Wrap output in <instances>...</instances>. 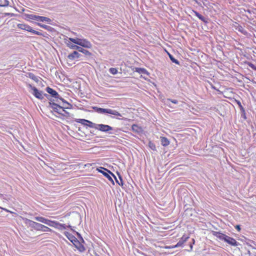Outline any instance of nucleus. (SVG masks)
Returning a JSON list of instances; mask_svg holds the SVG:
<instances>
[{
  "label": "nucleus",
  "instance_id": "nucleus-21",
  "mask_svg": "<svg viewBox=\"0 0 256 256\" xmlns=\"http://www.w3.org/2000/svg\"><path fill=\"white\" fill-rule=\"evenodd\" d=\"M236 30H238V32H240L241 33H242V34H244V35H246L248 34L247 32L241 26L238 25L236 27Z\"/></svg>",
  "mask_w": 256,
  "mask_h": 256
},
{
  "label": "nucleus",
  "instance_id": "nucleus-23",
  "mask_svg": "<svg viewBox=\"0 0 256 256\" xmlns=\"http://www.w3.org/2000/svg\"><path fill=\"white\" fill-rule=\"evenodd\" d=\"M132 130L137 133L141 132V128L136 124H133L132 126Z\"/></svg>",
  "mask_w": 256,
  "mask_h": 256
},
{
  "label": "nucleus",
  "instance_id": "nucleus-15",
  "mask_svg": "<svg viewBox=\"0 0 256 256\" xmlns=\"http://www.w3.org/2000/svg\"><path fill=\"white\" fill-rule=\"evenodd\" d=\"M213 234L220 240L225 242L227 236L218 232H213Z\"/></svg>",
  "mask_w": 256,
  "mask_h": 256
},
{
  "label": "nucleus",
  "instance_id": "nucleus-46",
  "mask_svg": "<svg viewBox=\"0 0 256 256\" xmlns=\"http://www.w3.org/2000/svg\"><path fill=\"white\" fill-rule=\"evenodd\" d=\"M253 70H256V66H254V68H253Z\"/></svg>",
  "mask_w": 256,
  "mask_h": 256
},
{
  "label": "nucleus",
  "instance_id": "nucleus-32",
  "mask_svg": "<svg viewBox=\"0 0 256 256\" xmlns=\"http://www.w3.org/2000/svg\"><path fill=\"white\" fill-rule=\"evenodd\" d=\"M168 56H169V58H170V60L174 63L177 64H179L180 63H179V62L176 60V58H174L172 55L168 53Z\"/></svg>",
  "mask_w": 256,
  "mask_h": 256
},
{
  "label": "nucleus",
  "instance_id": "nucleus-33",
  "mask_svg": "<svg viewBox=\"0 0 256 256\" xmlns=\"http://www.w3.org/2000/svg\"><path fill=\"white\" fill-rule=\"evenodd\" d=\"M148 146L152 150H156V147L155 144L152 142H148Z\"/></svg>",
  "mask_w": 256,
  "mask_h": 256
},
{
  "label": "nucleus",
  "instance_id": "nucleus-8",
  "mask_svg": "<svg viewBox=\"0 0 256 256\" xmlns=\"http://www.w3.org/2000/svg\"><path fill=\"white\" fill-rule=\"evenodd\" d=\"M50 226L54 227L59 230H62L66 228V227L69 228L72 230L74 231V230L72 228L71 226L68 225L66 226L65 224H62L58 222L52 221Z\"/></svg>",
  "mask_w": 256,
  "mask_h": 256
},
{
  "label": "nucleus",
  "instance_id": "nucleus-39",
  "mask_svg": "<svg viewBox=\"0 0 256 256\" xmlns=\"http://www.w3.org/2000/svg\"><path fill=\"white\" fill-rule=\"evenodd\" d=\"M31 32L34 34H36V35H38V36H42V34L38 31H36L34 30H32L30 31Z\"/></svg>",
  "mask_w": 256,
  "mask_h": 256
},
{
  "label": "nucleus",
  "instance_id": "nucleus-18",
  "mask_svg": "<svg viewBox=\"0 0 256 256\" xmlns=\"http://www.w3.org/2000/svg\"><path fill=\"white\" fill-rule=\"evenodd\" d=\"M66 44H67L68 46L70 48L72 49L76 50H81L80 48V46H79L77 45H76L74 44H73L72 42H67Z\"/></svg>",
  "mask_w": 256,
  "mask_h": 256
},
{
  "label": "nucleus",
  "instance_id": "nucleus-6",
  "mask_svg": "<svg viewBox=\"0 0 256 256\" xmlns=\"http://www.w3.org/2000/svg\"><path fill=\"white\" fill-rule=\"evenodd\" d=\"M97 170L100 173L102 174L113 185L114 184V181L110 175L113 177H115V176L110 171L102 167H100V168H97Z\"/></svg>",
  "mask_w": 256,
  "mask_h": 256
},
{
  "label": "nucleus",
  "instance_id": "nucleus-10",
  "mask_svg": "<svg viewBox=\"0 0 256 256\" xmlns=\"http://www.w3.org/2000/svg\"><path fill=\"white\" fill-rule=\"evenodd\" d=\"M97 130L103 132H106L112 130L113 128L108 125L104 124H98Z\"/></svg>",
  "mask_w": 256,
  "mask_h": 256
},
{
  "label": "nucleus",
  "instance_id": "nucleus-24",
  "mask_svg": "<svg viewBox=\"0 0 256 256\" xmlns=\"http://www.w3.org/2000/svg\"><path fill=\"white\" fill-rule=\"evenodd\" d=\"M80 48L81 50H78V51L80 52H82L84 55L88 56H90L92 54L89 51H88V50H85V49L83 48L82 47H80Z\"/></svg>",
  "mask_w": 256,
  "mask_h": 256
},
{
  "label": "nucleus",
  "instance_id": "nucleus-31",
  "mask_svg": "<svg viewBox=\"0 0 256 256\" xmlns=\"http://www.w3.org/2000/svg\"><path fill=\"white\" fill-rule=\"evenodd\" d=\"M76 122L79 123H80L84 125H87V122H88V120L85 119H77Z\"/></svg>",
  "mask_w": 256,
  "mask_h": 256
},
{
  "label": "nucleus",
  "instance_id": "nucleus-5",
  "mask_svg": "<svg viewBox=\"0 0 256 256\" xmlns=\"http://www.w3.org/2000/svg\"><path fill=\"white\" fill-rule=\"evenodd\" d=\"M93 109L96 112L100 114H109L114 116H122V114L117 112L116 110H113L112 109H106V108H98L96 106L93 107Z\"/></svg>",
  "mask_w": 256,
  "mask_h": 256
},
{
  "label": "nucleus",
  "instance_id": "nucleus-44",
  "mask_svg": "<svg viewBox=\"0 0 256 256\" xmlns=\"http://www.w3.org/2000/svg\"><path fill=\"white\" fill-rule=\"evenodd\" d=\"M62 106H69L70 107V106H68L67 104H63ZM71 107L72 106H70V108H71Z\"/></svg>",
  "mask_w": 256,
  "mask_h": 256
},
{
  "label": "nucleus",
  "instance_id": "nucleus-38",
  "mask_svg": "<svg viewBox=\"0 0 256 256\" xmlns=\"http://www.w3.org/2000/svg\"><path fill=\"white\" fill-rule=\"evenodd\" d=\"M241 112V116L244 118V119H246V114L244 109H242V110H240Z\"/></svg>",
  "mask_w": 256,
  "mask_h": 256
},
{
  "label": "nucleus",
  "instance_id": "nucleus-47",
  "mask_svg": "<svg viewBox=\"0 0 256 256\" xmlns=\"http://www.w3.org/2000/svg\"><path fill=\"white\" fill-rule=\"evenodd\" d=\"M192 241H193V243L194 244V239H192Z\"/></svg>",
  "mask_w": 256,
  "mask_h": 256
},
{
  "label": "nucleus",
  "instance_id": "nucleus-27",
  "mask_svg": "<svg viewBox=\"0 0 256 256\" xmlns=\"http://www.w3.org/2000/svg\"><path fill=\"white\" fill-rule=\"evenodd\" d=\"M114 178L115 179L116 183H118L120 186H123L124 183L122 182V176L120 174H118V178H119L120 180H118L116 176H115V177H114Z\"/></svg>",
  "mask_w": 256,
  "mask_h": 256
},
{
  "label": "nucleus",
  "instance_id": "nucleus-19",
  "mask_svg": "<svg viewBox=\"0 0 256 256\" xmlns=\"http://www.w3.org/2000/svg\"><path fill=\"white\" fill-rule=\"evenodd\" d=\"M196 16L199 19H200L202 22L206 23L208 22L206 18H205L204 16H202V14H200L198 12L194 11V12Z\"/></svg>",
  "mask_w": 256,
  "mask_h": 256
},
{
  "label": "nucleus",
  "instance_id": "nucleus-22",
  "mask_svg": "<svg viewBox=\"0 0 256 256\" xmlns=\"http://www.w3.org/2000/svg\"><path fill=\"white\" fill-rule=\"evenodd\" d=\"M170 102H172V103L174 104H178V101L176 100H172V99H170V98H168L165 102L166 104L168 106H169L172 108V106H170Z\"/></svg>",
  "mask_w": 256,
  "mask_h": 256
},
{
  "label": "nucleus",
  "instance_id": "nucleus-26",
  "mask_svg": "<svg viewBox=\"0 0 256 256\" xmlns=\"http://www.w3.org/2000/svg\"><path fill=\"white\" fill-rule=\"evenodd\" d=\"M9 2L8 0H0V6L5 7L8 6Z\"/></svg>",
  "mask_w": 256,
  "mask_h": 256
},
{
  "label": "nucleus",
  "instance_id": "nucleus-2",
  "mask_svg": "<svg viewBox=\"0 0 256 256\" xmlns=\"http://www.w3.org/2000/svg\"><path fill=\"white\" fill-rule=\"evenodd\" d=\"M64 234L79 251L83 252L86 250L84 246L72 234L67 232H65Z\"/></svg>",
  "mask_w": 256,
  "mask_h": 256
},
{
  "label": "nucleus",
  "instance_id": "nucleus-30",
  "mask_svg": "<svg viewBox=\"0 0 256 256\" xmlns=\"http://www.w3.org/2000/svg\"><path fill=\"white\" fill-rule=\"evenodd\" d=\"M136 71L140 74H148L147 70L144 68H137Z\"/></svg>",
  "mask_w": 256,
  "mask_h": 256
},
{
  "label": "nucleus",
  "instance_id": "nucleus-20",
  "mask_svg": "<svg viewBox=\"0 0 256 256\" xmlns=\"http://www.w3.org/2000/svg\"><path fill=\"white\" fill-rule=\"evenodd\" d=\"M28 77L29 78L33 80L34 81H35L36 82H38V80H39L38 78V76H36L34 74L29 72V73H28Z\"/></svg>",
  "mask_w": 256,
  "mask_h": 256
},
{
  "label": "nucleus",
  "instance_id": "nucleus-42",
  "mask_svg": "<svg viewBox=\"0 0 256 256\" xmlns=\"http://www.w3.org/2000/svg\"><path fill=\"white\" fill-rule=\"evenodd\" d=\"M248 66H250L252 68V69L254 68V66H255L254 64H252V63H250V64H248Z\"/></svg>",
  "mask_w": 256,
  "mask_h": 256
},
{
  "label": "nucleus",
  "instance_id": "nucleus-12",
  "mask_svg": "<svg viewBox=\"0 0 256 256\" xmlns=\"http://www.w3.org/2000/svg\"><path fill=\"white\" fill-rule=\"evenodd\" d=\"M225 242L232 246H240V244L234 238L228 236L226 239Z\"/></svg>",
  "mask_w": 256,
  "mask_h": 256
},
{
  "label": "nucleus",
  "instance_id": "nucleus-40",
  "mask_svg": "<svg viewBox=\"0 0 256 256\" xmlns=\"http://www.w3.org/2000/svg\"><path fill=\"white\" fill-rule=\"evenodd\" d=\"M237 104H238L240 110H242V109H244L240 101H237Z\"/></svg>",
  "mask_w": 256,
  "mask_h": 256
},
{
  "label": "nucleus",
  "instance_id": "nucleus-11",
  "mask_svg": "<svg viewBox=\"0 0 256 256\" xmlns=\"http://www.w3.org/2000/svg\"><path fill=\"white\" fill-rule=\"evenodd\" d=\"M46 91L48 93L50 94V96L52 97L56 98V102H58V98H60V95L55 90H53L52 88L50 87H47L46 88Z\"/></svg>",
  "mask_w": 256,
  "mask_h": 256
},
{
  "label": "nucleus",
  "instance_id": "nucleus-45",
  "mask_svg": "<svg viewBox=\"0 0 256 256\" xmlns=\"http://www.w3.org/2000/svg\"><path fill=\"white\" fill-rule=\"evenodd\" d=\"M190 250H192V244H190Z\"/></svg>",
  "mask_w": 256,
  "mask_h": 256
},
{
  "label": "nucleus",
  "instance_id": "nucleus-14",
  "mask_svg": "<svg viewBox=\"0 0 256 256\" xmlns=\"http://www.w3.org/2000/svg\"><path fill=\"white\" fill-rule=\"evenodd\" d=\"M82 55L80 54L77 51H74L73 52L69 54L68 58L70 60H74L76 58H80Z\"/></svg>",
  "mask_w": 256,
  "mask_h": 256
},
{
  "label": "nucleus",
  "instance_id": "nucleus-28",
  "mask_svg": "<svg viewBox=\"0 0 256 256\" xmlns=\"http://www.w3.org/2000/svg\"><path fill=\"white\" fill-rule=\"evenodd\" d=\"M26 224H28L32 228H35V224H36V222H33V221H32L31 220H28V219H26Z\"/></svg>",
  "mask_w": 256,
  "mask_h": 256
},
{
  "label": "nucleus",
  "instance_id": "nucleus-36",
  "mask_svg": "<svg viewBox=\"0 0 256 256\" xmlns=\"http://www.w3.org/2000/svg\"><path fill=\"white\" fill-rule=\"evenodd\" d=\"M42 231L43 232H50L52 231V230L50 228H49L44 226L43 227V228H42Z\"/></svg>",
  "mask_w": 256,
  "mask_h": 256
},
{
  "label": "nucleus",
  "instance_id": "nucleus-37",
  "mask_svg": "<svg viewBox=\"0 0 256 256\" xmlns=\"http://www.w3.org/2000/svg\"><path fill=\"white\" fill-rule=\"evenodd\" d=\"M38 25L46 30H48V28H50L49 26L46 24H42L40 23H38Z\"/></svg>",
  "mask_w": 256,
  "mask_h": 256
},
{
  "label": "nucleus",
  "instance_id": "nucleus-34",
  "mask_svg": "<svg viewBox=\"0 0 256 256\" xmlns=\"http://www.w3.org/2000/svg\"><path fill=\"white\" fill-rule=\"evenodd\" d=\"M109 72L112 74H116L118 73L117 69L114 68H110Z\"/></svg>",
  "mask_w": 256,
  "mask_h": 256
},
{
  "label": "nucleus",
  "instance_id": "nucleus-17",
  "mask_svg": "<svg viewBox=\"0 0 256 256\" xmlns=\"http://www.w3.org/2000/svg\"><path fill=\"white\" fill-rule=\"evenodd\" d=\"M160 138L161 144L163 146H168L170 144V141L168 140V139L164 137V136H161Z\"/></svg>",
  "mask_w": 256,
  "mask_h": 256
},
{
  "label": "nucleus",
  "instance_id": "nucleus-29",
  "mask_svg": "<svg viewBox=\"0 0 256 256\" xmlns=\"http://www.w3.org/2000/svg\"><path fill=\"white\" fill-rule=\"evenodd\" d=\"M35 224V228L34 229L38 230H42V228H43V227L44 226V225H42V224H40L39 223L36 222Z\"/></svg>",
  "mask_w": 256,
  "mask_h": 256
},
{
  "label": "nucleus",
  "instance_id": "nucleus-35",
  "mask_svg": "<svg viewBox=\"0 0 256 256\" xmlns=\"http://www.w3.org/2000/svg\"><path fill=\"white\" fill-rule=\"evenodd\" d=\"M58 99H59L60 100H62V102H63V104H67L68 106H72V104H70L66 100H64L63 98H62L60 96V98H58Z\"/></svg>",
  "mask_w": 256,
  "mask_h": 256
},
{
  "label": "nucleus",
  "instance_id": "nucleus-13",
  "mask_svg": "<svg viewBox=\"0 0 256 256\" xmlns=\"http://www.w3.org/2000/svg\"><path fill=\"white\" fill-rule=\"evenodd\" d=\"M34 220H36L40 222L44 223L50 226L52 222L50 220H49L48 219H46V218L44 217H42V216H36V217H34Z\"/></svg>",
  "mask_w": 256,
  "mask_h": 256
},
{
  "label": "nucleus",
  "instance_id": "nucleus-3",
  "mask_svg": "<svg viewBox=\"0 0 256 256\" xmlns=\"http://www.w3.org/2000/svg\"><path fill=\"white\" fill-rule=\"evenodd\" d=\"M70 40L74 44L80 46L84 48H90L92 47V44L90 42L86 39H80L78 38H70Z\"/></svg>",
  "mask_w": 256,
  "mask_h": 256
},
{
  "label": "nucleus",
  "instance_id": "nucleus-9",
  "mask_svg": "<svg viewBox=\"0 0 256 256\" xmlns=\"http://www.w3.org/2000/svg\"><path fill=\"white\" fill-rule=\"evenodd\" d=\"M188 238H189L188 236H184L180 238V240H179V242L176 244L174 246H166V248L170 249V248H178L179 246H181L187 240Z\"/></svg>",
  "mask_w": 256,
  "mask_h": 256
},
{
  "label": "nucleus",
  "instance_id": "nucleus-1",
  "mask_svg": "<svg viewBox=\"0 0 256 256\" xmlns=\"http://www.w3.org/2000/svg\"><path fill=\"white\" fill-rule=\"evenodd\" d=\"M54 100H50V102H48V106L49 108L52 109L54 111L63 116H66L69 114V113L68 112H66L64 109L70 108V107L60 106L58 104L52 102V101Z\"/></svg>",
  "mask_w": 256,
  "mask_h": 256
},
{
  "label": "nucleus",
  "instance_id": "nucleus-43",
  "mask_svg": "<svg viewBox=\"0 0 256 256\" xmlns=\"http://www.w3.org/2000/svg\"><path fill=\"white\" fill-rule=\"evenodd\" d=\"M236 228L238 230L240 231V226L239 225H237L236 226Z\"/></svg>",
  "mask_w": 256,
  "mask_h": 256
},
{
  "label": "nucleus",
  "instance_id": "nucleus-4",
  "mask_svg": "<svg viewBox=\"0 0 256 256\" xmlns=\"http://www.w3.org/2000/svg\"><path fill=\"white\" fill-rule=\"evenodd\" d=\"M28 86L31 88L32 90H33L32 94L38 98L42 100L44 98V96L48 99L50 100V95L44 94H43L42 91L38 90L36 87L32 86L30 84H28Z\"/></svg>",
  "mask_w": 256,
  "mask_h": 256
},
{
  "label": "nucleus",
  "instance_id": "nucleus-25",
  "mask_svg": "<svg viewBox=\"0 0 256 256\" xmlns=\"http://www.w3.org/2000/svg\"><path fill=\"white\" fill-rule=\"evenodd\" d=\"M86 126H88L90 128H94L95 129L97 130L98 124L93 123L92 122L88 120V122H87Z\"/></svg>",
  "mask_w": 256,
  "mask_h": 256
},
{
  "label": "nucleus",
  "instance_id": "nucleus-16",
  "mask_svg": "<svg viewBox=\"0 0 256 256\" xmlns=\"http://www.w3.org/2000/svg\"><path fill=\"white\" fill-rule=\"evenodd\" d=\"M18 27L22 30H24L28 32H30V31L33 30V29L31 26L28 25L24 24H19L18 25Z\"/></svg>",
  "mask_w": 256,
  "mask_h": 256
},
{
  "label": "nucleus",
  "instance_id": "nucleus-7",
  "mask_svg": "<svg viewBox=\"0 0 256 256\" xmlns=\"http://www.w3.org/2000/svg\"><path fill=\"white\" fill-rule=\"evenodd\" d=\"M28 18L32 20H36L38 22H46L48 24H50L52 22V20L48 18L36 16L32 14H29Z\"/></svg>",
  "mask_w": 256,
  "mask_h": 256
},
{
  "label": "nucleus",
  "instance_id": "nucleus-41",
  "mask_svg": "<svg viewBox=\"0 0 256 256\" xmlns=\"http://www.w3.org/2000/svg\"><path fill=\"white\" fill-rule=\"evenodd\" d=\"M73 232H75L76 233V234L80 238L82 239V242H84V240H83L82 238V237L81 235L80 234H79L78 232H76L74 231H74H73Z\"/></svg>",
  "mask_w": 256,
  "mask_h": 256
}]
</instances>
